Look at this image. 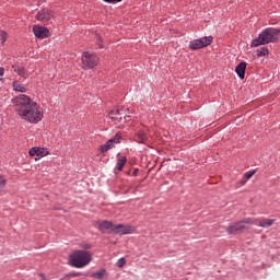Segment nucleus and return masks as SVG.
<instances>
[{"instance_id":"nucleus-27","label":"nucleus","mask_w":280,"mask_h":280,"mask_svg":"<svg viewBox=\"0 0 280 280\" xmlns=\"http://www.w3.org/2000/svg\"><path fill=\"white\" fill-rule=\"evenodd\" d=\"M254 174H255L254 171L245 173L246 180H249V178H253Z\"/></svg>"},{"instance_id":"nucleus-3","label":"nucleus","mask_w":280,"mask_h":280,"mask_svg":"<svg viewBox=\"0 0 280 280\" xmlns=\"http://www.w3.org/2000/svg\"><path fill=\"white\" fill-rule=\"evenodd\" d=\"M280 38V28L268 27L262 31L257 38L252 40L250 47H259L261 45H268L270 43H275V40H279Z\"/></svg>"},{"instance_id":"nucleus-15","label":"nucleus","mask_w":280,"mask_h":280,"mask_svg":"<svg viewBox=\"0 0 280 280\" xmlns=\"http://www.w3.org/2000/svg\"><path fill=\"white\" fill-rule=\"evenodd\" d=\"M114 233L117 235H130V233H135V228L125 224L114 225Z\"/></svg>"},{"instance_id":"nucleus-31","label":"nucleus","mask_w":280,"mask_h":280,"mask_svg":"<svg viewBox=\"0 0 280 280\" xmlns=\"http://www.w3.org/2000/svg\"><path fill=\"white\" fill-rule=\"evenodd\" d=\"M132 175L138 176L139 175V168H135Z\"/></svg>"},{"instance_id":"nucleus-29","label":"nucleus","mask_w":280,"mask_h":280,"mask_svg":"<svg viewBox=\"0 0 280 280\" xmlns=\"http://www.w3.org/2000/svg\"><path fill=\"white\" fill-rule=\"evenodd\" d=\"M105 3H121V0H103Z\"/></svg>"},{"instance_id":"nucleus-32","label":"nucleus","mask_w":280,"mask_h":280,"mask_svg":"<svg viewBox=\"0 0 280 280\" xmlns=\"http://www.w3.org/2000/svg\"><path fill=\"white\" fill-rule=\"evenodd\" d=\"M84 248H86V249H91V245L85 244V245H84Z\"/></svg>"},{"instance_id":"nucleus-14","label":"nucleus","mask_w":280,"mask_h":280,"mask_svg":"<svg viewBox=\"0 0 280 280\" xmlns=\"http://www.w3.org/2000/svg\"><path fill=\"white\" fill-rule=\"evenodd\" d=\"M96 226L101 233H114L115 224L110 221H97Z\"/></svg>"},{"instance_id":"nucleus-35","label":"nucleus","mask_w":280,"mask_h":280,"mask_svg":"<svg viewBox=\"0 0 280 280\" xmlns=\"http://www.w3.org/2000/svg\"><path fill=\"white\" fill-rule=\"evenodd\" d=\"M43 280H47V279L43 278Z\"/></svg>"},{"instance_id":"nucleus-17","label":"nucleus","mask_w":280,"mask_h":280,"mask_svg":"<svg viewBox=\"0 0 280 280\" xmlns=\"http://www.w3.org/2000/svg\"><path fill=\"white\" fill-rule=\"evenodd\" d=\"M12 89L15 93H25L27 91V85H25L21 80H13Z\"/></svg>"},{"instance_id":"nucleus-24","label":"nucleus","mask_w":280,"mask_h":280,"mask_svg":"<svg viewBox=\"0 0 280 280\" xmlns=\"http://www.w3.org/2000/svg\"><path fill=\"white\" fill-rule=\"evenodd\" d=\"M0 40L2 45L8 40V33H5L3 30H0Z\"/></svg>"},{"instance_id":"nucleus-1","label":"nucleus","mask_w":280,"mask_h":280,"mask_svg":"<svg viewBox=\"0 0 280 280\" xmlns=\"http://www.w3.org/2000/svg\"><path fill=\"white\" fill-rule=\"evenodd\" d=\"M15 113L27 124H40L43 121V107L27 94H20L11 100Z\"/></svg>"},{"instance_id":"nucleus-12","label":"nucleus","mask_w":280,"mask_h":280,"mask_svg":"<svg viewBox=\"0 0 280 280\" xmlns=\"http://www.w3.org/2000/svg\"><path fill=\"white\" fill-rule=\"evenodd\" d=\"M117 143H121V133H116L115 137L101 145V152H108V150H113Z\"/></svg>"},{"instance_id":"nucleus-9","label":"nucleus","mask_w":280,"mask_h":280,"mask_svg":"<svg viewBox=\"0 0 280 280\" xmlns=\"http://www.w3.org/2000/svg\"><path fill=\"white\" fill-rule=\"evenodd\" d=\"M50 152L49 149L45 147H32L28 150V156H37L35 158V161H40V159H45V156H49Z\"/></svg>"},{"instance_id":"nucleus-28","label":"nucleus","mask_w":280,"mask_h":280,"mask_svg":"<svg viewBox=\"0 0 280 280\" xmlns=\"http://www.w3.org/2000/svg\"><path fill=\"white\" fill-rule=\"evenodd\" d=\"M68 277H82V272H70Z\"/></svg>"},{"instance_id":"nucleus-18","label":"nucleus","mask_w":280,"mask_h":280,"mask_svg":"<svg viewBox=\"0 0 280 280\" xmlns=\"http://www.w3.org/2000/svg\"><path fill=\"white\" fill-rule=\"evenodd\" d=\"M246 67L247 63L245 61H242L235 68V73L238 75L241 80H244V78H246Z\"/></svg>"},{"instance_id":"nucleus-10","label":"nucleus","mask_w":280,"mask_h":280,"mask_svg":"<svg viewBox=\"0 0 280 280\" xmlns=\"http://www.w3.org/2000/svg\"><path fill=\"white\" fill-rule=\"evenodd\" d=\"M37 21H42V23H47L54 19V10L50 8H44L36 13Z\"/></svg>"},{"instance_id":"nucleus-22","label":"nucleus","mask_w":280,"mask_h":280,"mask_svg":"<svg viewBox=\"0 0 280 280\" xmlns=\"http://www.w3.org/2000/svg\"><path fill=\"white\" fill-rule=\"evenodd\" d=\"M137 137L139 139L138 143H145V141H148V136L144 131H138Z\"/></svg>"},{"instance_id":"nucleus-33","label":"nucleus","mask_w":280,"mask_h":280,"mask_svg":"<svg viewBox=\"0 0 280 280\" xmlns=\"http://www.w3.org/2000/svg\"><path fill=\"white\" fill-rule=\"evenodd\" d=\"M241 184H242V185H246V180H242Z\"/></svg>"},{"instance_id":"nucleus-5","label":"nucleus","mask_w":280,"mask_h":280,"mask_svg":"<svg viewBox=\"0 0 280 280\" xmlns=\"http://www.w3.org/2000/svg\"><path fill=\"white\" fill-rule=\"evenodd\" d=\"M100 65V57L95 52L84 51L81 56V69L89 71Z\"/></svg>"},{"instance_id":"nucleus-13","label":"nucleus","mask_w":280,"mask_h":280,"mask_svg":"<svg viewBox=\"0 0 280 280\" xmlns=\"http://www.w3.org/2000/svg\"><path fill=\"white\" fill-rule=\"evenodd\" d=\"M33 33L35 38L44 39L49 36V28L47 26L34 25Z\"/></svg>"},{"instance_id":"nucleus-4","label":"nucleus","mask_w":280,"mask_h":280,"mask_svg":"<svg viewBox=\"0 0 280 280\" xmlns=\"http://www.w3.org/2000/svg\"><path fill=\"white\" fill-rule=\"evenodd\" d=\"M129 113V108L113 109L108 117L112 119V122L114 126H116V128H124V126L130 121Z\"/></svg>"},{"instance_id":"nucleus-21","label":"nucleus","mask_w":280,"mask_h":280,"mask_svg":"<svg viewBox=\"0 0 280 280\" xmlns=\"http://www.w3.org/2000/svg\"><path fill=\"white\" fill-rule=\"evenodd\" d=\"M92 277H93L94 279H100V280H102V279H104V278L106 277V271H105V269H101V270L94 272V273L92 275Z\"/></svg>"},{"instance_id":"nucleus-34","label":"nucleus","mask_w":280,"mask_h":280,"mask_svg":"<svg viewBox=\"0 0 280 280\" xmlns=\"http://www.w3.org/2000/svg\"><path fill=\"white\" fill-rule=\"evenodd\" d=\"M43 280H47V279L43 278Z\"/></svg>"},{"instance_id":"nucleus-2","label":"nucleus","mask_w":280,"mask_h":280,"mask_svg":"<svg viewBox=\"0 0 280 280\" xmlns=\"http://www.w3.org/2000/svg\"><path fill=\"white\" fill-rule=\"evenodd\" d=\"M68 261L73 268H84L93 261V254L89 250L77 249L69 255Z\"/></svg>"},{"instance_id":"nucleus-30","label":"nucleus","mask_w":280,"mask_h":280,"mask_svg":"<svg viewBox=\"0 0 280 280\" xmlns=\"http://www.w3.org/2000/svg\"><path fill=\"white\" fill-rule=\"evenodd\" d=\"M5 75V68L0 67V77L3 78Z\"/></svg>"},{"instance_id":"nucleus-19","label":"nucleus","mask_w":280,"mask_h":280,"mask_svg":"<svg viewBox=\"0 0 280 280\" xmlns=\"http://www.w3.org/2000/svg\"><path fill=\"white\" fill-rule=\"evenodd\" d=\"M127 161L128 159H126V156H120L117 159L116 167L118 172H121V170H124V166L126 165Z\"/></svg>"},{"instance_id":"nucleus-23","label":"nucleus","mask_w":280,"mask_h":280,"mask_svg":"<svg viewBox=\"0 0 280 280\" xmlns=\"http://www.w3.org/2000/svg\"><path fill=\"white\" fill-rule=\"evenodd\" d=\"M268 54H269V50H268L267 47H262V48H260V49H258V50L256 51V56H257L258 58H261V57H264V56H268Z\"/></svg>"},{"instance_id":"nucleus-11","label":"nucleus","mask_w":280,"mask_h":280,"mask_svg":"<svg viewBox=\"0 0 280 280\" xmlns=\"http://www.w3.org/2000/svg\"><path fill=\"white\" fill-rule=\"evenodd\" d=\"M11 67L13 69V72L16 73V75H19L23 80H27V78H30V75H32L30 70H27V67H25L23 65L14 63Z\"/></svg>"},{"instance_id":"nucleus-25","label":"nucleus","mask_w":280,"mask_h":280,"mask_svg":"<svg viewBox=\"0 0 280 280\" xmlns=\"http://www.w3.org/2000/svg\"><path fill=\"white\" fill-rule=\"evenodd\" d=\"M95 38L98 47L102 49L104 47V39H102V36L100 34H95Z\"/></svg>"},{"instance_id":"nucleus-7","label":"nucleus","mask_w":280,"mask_h":280,"mask_svg":"<svg viewBox=\"0 0 280 280\" xmlns=\"http://www.w3.org/2000/svg\"><path fill=\"white\" fill-rule=\"evenodd\" d=\"M211 43H213V36H205V37L191 40L188 47L192 51H196L198 49H205V47H209Z\"/></svg>"},{"instance_id":"nucleus-8","label":"nucleus","mask_w":280,"mask_h":280,"mask_svg":"<svg viewBox=\"0 0 280 280\" xmlns=\"http://www.w3.org/2000/svg\"><path fill=\"white\" fill-rule=\"evenodd\" d=\"M211 43H213V36H205V37L191 40L188 47L192 51H196L198 49H205V47H209Z\"/></svg>"},{"instance_id":"nucleus-6","label":"nucleus","mask_w":280,"mask_h":280,"mask_svg":"<svg viewBox=\"0 0 280 280\" xmlns=\"http://www.w3.org/2000/svg\"><path fill=\"white\" fill-rule=\"evenodd\" d=\"M246 224H257V221H255V218H247L242 221L233 222L226 228V233L229 235H235L236 233H241V231H246V229H248Z\"/></svg>"},{"instance_id":"nucleus-16","label":"nucleus","mask_w":280,"mask_h":280,"mask_svg":"<svg viewBox=\"0 0 280 280\" xmlns=\"http://www.w3.org/2000/svg\"><path fill=\"white\" fill-rule=\"evenodd\" d=\"M256 223H252V225L260 226L261 229H270L272 224H275V219H255Z\"/></svg>"},{"instance_id":"nucleus-26","label":"nucleus","mask_w":280,"mask_h":280,"mask_svg":"<svg viewBox=\"0 0 280 280\" xmlns=\"http://www.w3.org/2000/svg\"><path fill=\"white\" fill-rule=\"evenodd\" d=\"M117 266L118 268H124V266H126V258L121 257L120 259H118Z\"/></svg>"},{"instance_id":"nucleus-20","label":"nucleus","mask_w":280,"mask_h":280,"mask_svg":"<svg viewBox=\"0 0 280 280\" xmlns=\"http://www.w3.org/2000/svg\"><path fill=\"white\" fill-rule=\"evenodd\" d=\"M8 185V178H5V175L0 174V196L3 192V188Z\"/></svg>"}]
</instances>
